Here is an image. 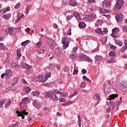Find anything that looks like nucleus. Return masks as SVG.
Masks as SVG:
<instances>
[{
	"label": "nucleus",
	"mask_w": 127,
	"mask_h": 127,
	"mask_svg": "<svg viewBox=\"0 0 127 127\" xmlns=\"http://www.w3.org/2000/svg\"><path fill=\"white\" fill-rule=\"evenodd\" d=\"M112 1L111 0H104L102 2V5H103V8H101L99 9V12H101V13H111L112 12V11L110 9H106L108 8L109 6H111ZM103 14L104 16H106V17H109L110 16V14Z\"/></svg>",
	"instance_id": "nucleus-1"
},
{
	"label": "nucleus",
	"mask_w": 127,
	"mask_h": 127,
	"mask_svg": "<svg viewBox=\"0 0 127 127\" xmlns=\"http://www.w3.org/2000/svg\"><path fill=\"white\" fill-rule=\"evenodd\" d=\"M61 94V92L57 89L45 92L44 93L45 98L50 97L52 101H58V96L57 94Z\"/></svg>",
	"instance_id": "nucleus-2"
},
{
	"label": "nucleus",
	"mask_w": 127,
	"mask_h": 127,
	"mask_svg": "<svg viewBox=\"0 0 127 127\" xmlns=\"http://www.w3.org/2000/svg\"><path fill=\"white\" fill-rule=\"evenodd\" d=\"M16 114H17V117H22V120L24 119V116H27L28 113L25 111V110H20V111L18 110H16Z\"/></svg>",
	"instance_id": "nucleus-3"
},
{
	"label": "nucleus",
	"mask_w": 127,
	"mask_h": 127,
	"mask_svg": "<svg viewBox=\"0 0 127 127\" xmlns=\"http://www.w3.org/2000/svg\"><path fill=\"white\" fill-rule=\"evenodd\" d=\"M124 2L123 0H118L114 6L115 10H119V9H121L123 5H124Z\"/></svg>",
	"instance_id": "nucleus-4"
},
{
	"label": "nucleus",
	"mask_w": 127,
	"mask_h": 127,
	"mask_svg": "<svg viewBox=\"0 0 127 127\" xmlns=\"http://www.w3.org/2000/svg\"><path fill=\"white\" fill-rule=\"evenodd\" d=\"M103 86L104 87V91L106 95H109L110 93H111V87H110V85H109L107 84H104Z\"/></svg>",
	"instance_id": "nucleus-5"
},
{
	"label": "nucleus",
	"mask_w": 127,
	"mask_h": 127,
	"mask_svg": "<svg viewBox=\"0 0 127 127\" xmlns=\"http://www.w3.org/2000/svg\"><path fill=\"white\" fill-rule=\"evenodd\" d=\"M20 67L21 68H24V69H27V70L31 69V65H30L29 64L24 62H21L20 63Z\"/></svg>",
	"instance_id": "nucleus-6"
},
{
	"label": "nucleus",
	"mask_w": 127,
	"mask_h": 127,
	"mask_svg": "<svg viewBox=\"0 0 127 127\" xmlns=\"http://www.w3.org/2000/svg\"><path fill=\"white\" fill-rule=\"evenodd\" d=\"M5 77L6 79H8L12 76V70L10 69H6L5 71Z\"/></svg>",
	"instance_id": "nucleus-7"
},
{
	"label": "nucleus",
	"mask_w": 127,
	"mask_h": 127,
	"mask_svg": "<svg viewBox=\"0 0 127 127\" xmlns=\"http://www.w3.org/2000/svg\"><path fill=\"white\" fill-rule=\"evenodd\" d=\"M55 54L57 56H59V55L63 54V51H62V49L60 48H56L55 50Z\"/></svg>",
	"instance_id": "nucleus-8"
},
{
	"label": "nucleus",
	"mask_w": 127,
	"mask_h": 127,
	"mask_svg": "<svg viewBox=\"0 0 127 127\" xmlns=\"http://www.w3.org/2000/svg\"><path fill=\"white\" fill-rule=\"evenodd\" d=\"M115 18L117 21H119V22H121L122 20H124V15L123 14H119V15H117L115 16Z\"/></svg>",
	"instance_id": "nucleus-9"
},
{
	"label": "nucleus",
	"mask_w": 127,
	"mask_h": 127,
	"mask_svg": "<svg viewBox=\"0 0 127 127\" xmlns=\"http://www.w3.org/2000/svg\"><path fill=\"white\" fill-rule=\"evenodd\" d=\"M8 66H9V67H11V68L12 67H15L16 68V69H19V68H20V65H16V64H15V63H13V62H11L8 64Z\"/></svg>",
	"instance_id": "nucleus-10"
},
{
	"label": "nucleus",
	"mask_w": 127,
	"mask_h": 127,
	"mask_svg": "<svg viewBox=\"0 0 127 127\" xmlns=\"http://www.w3.org/2000/svg\"><path fill=\"white\" fill-rule=\"evenodd\" d=\"M55 66H56V63H51L48 65L47 68L49 71H52V70H53L55 67Z\"/></svg>",
	"instance_id": "nucleus-11"
},
{
	"label": "nucleus",
	"mask_w": 127,
	"mask_h": 127,
	"mask_svg": "<svg viewBox=\"0 0 127 127\" xmlns=\"http://www.w3.org/2000/svg\"><path fill=\"white\" fill-rule=\"evenodd\" d=\"M68 4L71 5V6L75 7V6H77L78 5V3L74 0H70L68 2Z\"/></svg>",
	"instance_id": "nucleus-12"
},
{
	"label": "nucleus",
	"mask_w": 127,
	"mask_h": 127,
	"mask_svg": "<svg viewBox=\"0 0 127 127\" xmlns=\"http://www.w3.org/2000/svg\"><path fill=\"white\" fill-rule=\"evenodd\" d=\"M73 16H74L77 19V20H81V16H80V14L77 11L73 12Z\"/></svg>",
	"instance_id": "nucleus-13"
},
{
	"label": "nucleus",
	"mask_w": 127,
	"mask_h": 127,
	"mask_svg": "<svg viewBox=\"0 0 127 127\" xmlns=\"http://www.w3.org/2000/svg\"><path fill=\"white\" fill-rule=\"evenodd\" d=\"M47 42L50 47H52V48H54V46H55L54 42L50 40H48L47 41Z\"/></svg>",
	"instance_id": "nucleus-14"
},
{
	"label": "nucleus",
	"mask_w": 127,
	"mask_h": 127,
	"mask_svg": "<svg viewBox=\"0 0 127 127\" xmlns=\"http://www.w3.org/2000/svg\"><path fill=\"white\" fill-rule=\"evenodd\" d=\"M62 42L63 44H69V41L67 37H63Z\"/></svg>",
	"instance_id": "nucleus-15"
},
{
	"label": "nucleus",
	"mask_w": 127,
	"mask_h": 127,
	"mask_svg": "<svg viewBox=\"0 0 127 127\" xmlns=\"http://www.w3.org/2000/svg\"><path fill=\"white\" fill-rule=\"evenodd\" d=\"M95 63H97L98 61H102V60H103V58H102V56L100 55H96V56L95 57Z\"/></svg>",
	"instance_id": "nucleus-16"
},
{
	"label": "nucleus",
	"mask_w": 127,
	"mask_h": 127,
	"mask_svg": "<svg viewBox=\"0 0 127 127\" xmlns=\"http://www.w3.org/2000/svg\"><path fill=\"white\" fill-rule=\"evenodd\" d=\"M78 26L81 29L85 28L86 27V24L84 22H79Z\"/></svg>",
	"instance_id": "nucleus-17"
},
{
	"label": "nucleus",
	"mask_w": 127,
	"mask_h": 127,
	"mask_svg": "<svg viewBox=\"0 0 127 127\" xmlns=\"http://www.w3.org/2000/svg\"><path fill=\"white\" fill-rule=\"evenodd\" d=\"M10 16H11V14L10 13L5 14L3 15V18H4V19H5L6 20L7 19H9V18H10Z\"/></svg>",
	"instance_id": "nucleus-18"
},
{
	"label": "nucleus",
	"mask_w": 127,
	"mask_h": 127,
	"mask_svg": "<svg viewBox=\"0 0 127 127\" xmlns=\"http://www.w3.org/2000/svg\"><path fill=\"white\" fill-rule=\"evenodd\" d=\"M24 17V15L23 14H22L21 15H18L17 18V19L15 20V22L17 23L21 18H23Z\"/></svg>",
	"instance_id": "nucleus-19"
},
{
	"label": "nucleus",
	"mask_w": 127,
	"mask_h": 127,
	"mask_svg": "<svg viewBox=\"0 0 127 127\" xmlns=\"http://www.w3.org/2000/svg\"><path fill=\"white\" fill-rule=\"evenodd\" d=\"M22 101L23 102V103H24V104H28V103L30 102V99L28 98V97H27L23 98L22 99Z\"/></svg>",
	"instance_id": "nucleus-20"
},
{
	"label": "nucleus",
	"mask_w": 127,
	"mask_h": 127,
	"mask_svg": "<svg viewBox=\"0 0 127 127\" xmlns=\"http://www.w3.org/2000/svg\"><path fill=\"white\" fill-rule=\"evenodd\" d=\"M38 78L40 82H42L43 83H44V82H46L47 80L46 79H44V77L43 76H38Z\"/></svg>",
	"instance_id": "nucleus-21"
},
{
	"label": "nucleus",
	"mask_w": 127,
	"mask_h": 127,
	"mask_svg": "<svg viewBox=\"0 0 127 127\" xmlns=\"http://www.w3.org/2000/svg\"><path fill=\"white\" fill-rule=\"evenodd\" d=\"M103 24V21L101 20H98L97 22L95 23V25L97 27L98 26H101Z\"/></svg>",
	"instance_id": "nucleus-22"
},
{
	"label": "nucleus",
	"mask_w": 127,
	"mask_h": 127,
	"mask_svg": "<svg viewBox=\"0 0 127 127\" xmlns=\"http://www.w3.org/2000/svg\"><path fill=\"white\" fill-rule=\"evenodd\" d=\"M83 21H86V22H91V21H92V20L91 18H90L89 15H88L87 16L83 18Z\"/></svg>",
	"instance_id": "nucleus-23"
},
{
	"label": "nucleus",
	"mask_w": 127,
	"mask_h": 127,
	"mask_svg": "<svg viewBox=\"0 0 127 127\" xmlns=\"http://www.w3.org/2000/svg\"><path fill=\"white\" fill-rule=\"evenodd\" d=\"M34 102L35 104H36V105H37V107H38L39 108H41V103L39 102L38 100H34Z\"/></svg>",
	"instance_id": "nucleus-24"
},
{
	"label": "nucleus",
	"mask_w": 127,
	"mask_h": 127,
	"mask_svg": "<svg viewBox=\"0 0 127 127\" xmlns=\"http://www.w3.org/2000/svg\"><path fill=\"white\" fill-rule=\"evenodd\" d=\"M24 91H26V93H27V94H28V93H29L30 91H31V89L28 86H26L24 87Z\"/></svg>",
	"instance_id": "nucleus-25"
},
{
	"label": "nucleus",
	"mask_w": 127,
	"mask_h": 127,
	"mask_svg": "<svg viewBox=\"0 0 127 127\" xmlns=\"http://www.w3.org/2000/svg\"><path fill=\"white\" fill-rule=\"evenodd\" d=\"M17 60H19L20 59V57H21V52L20 50H18L17 51Z\"/></svg>",
	"instance_id": "nucleus-26"
},
{
	"label": "nucleus",
	"mask_w": 127,
	"mask_h": 127,
	"mask_svg": "<svg viewBox=\"0 0 127 127\" xmlns=\"http://www.w3.org/2000/svg\"><path fill=\"white\" fill-rule=\"evenodd\" d=\"M87 56L85 55H79V58L80 59V60H83V61H85V60L86 59Z\"/></svg>",
	"instance_id": "nucleus-27"
},
{
	"label": "nucleus",
	"mask_w": 127,
	"mask_h": 127,
	"mask_svg": "<svg viewBox=\"0 0 127 127\" xmlns=\"http://www.w3.org/2000/svg\"><path fill=\"white\" fill-rule=\"evenodd\" d=\"M96 15L97 14H96V13H93L91 14L88 15V16L90 19H91V20H92L93 18H95L96 17Z\"/></svg>",
	"instance_id": "nucleus-28"
},
{
	"label": "nucleus",
	"mask_w": 127,
	"mask_h": 127,
	"mask_svg": "<svg viewBox=\"0 0 127 127\" xmlns=\"http://www.w3.org/2000/svg\"><path fill=\"white\" fill-rule=\"evenodd\" d=\"M95 31L98 34H103V31H102V29L100 28H97L95 30Z\"/></svg>",
	"instance_id": "nucleus-29"
},
{
	"label": "nucleus",
	"mask_w": 127,
	"mask_h": 127,
	"mask_svg": "<svg viewBox=\"0 0 127 127\" xmlns=\"http://www.w3.org/2000/svg\"><path fill=\"white\" fill-rule=\"evenodd\" d=\"M118 97L117 94H112L110 96V98H108V100H114L115 98H117Z\"/></svg>",
	"instance_id": "nucleus-30"
},
{
	"label": "nucleus",
	"mask_w": 127,
	"mask_h": 127,
	"mask_svg": "<svg viewBox=\"0 0 127 127\" xmlns=\"http://www.w3.org/2000/svg\"><path fill=\"white\" fill-rule=\"evenodd\" d=\"M5 102H6V101H5L4 99H1L0 100V108H2V106Z\"/></svg>",
	"instance_id": "nucleus-31"
},
{
	"label": "nucleus",
	"mask_w": 127,
	"mask_h": 127,
	"mask_svg": "<svg viewBox=\"0 0 127 127\" xmlns=\"http://www.w3.org/2000/svg\"><path fill=\"white\" fill-rule=\"evenodd\" d=\"M93 99L94 100H96V101H99L100 100V95L99 94H96L93 96Z\"/></svg>",
	"instance_id": "nucleus-32"
},
{
	"label": "nucleus",
	"mask_w": 127,
	"mask_h": 127,
	"mask_svg": "<svg viewBox=\"0 0 127 127\" xmlns=\"http://www.w3.org/2000/svg\"><path fill=\"white\" fill-rule=\"evenodd\" d=\"M77 50H78V47H75L72 49L71 53H73L74 54H77Z\"/></svg>",
	"instance_id": "nucleus-33"
},
{
	"label": "nucleus",
	"mask_w": 127,
	"mask_h": 127,
	"mask_svg": "<svg viewBox=\"0 0 127 127\" xmlns=\"http://www.w3.org/2000/svg\"><path fill=\"white\" fill-rule=\"evenodd\" d=\"M29 42H30V41L29 40L25 41L24 42L21 43V45L22 46H26V44H28Z\"/></svg>",
	"instance_id": "nucleus-34"
},
{
	"label": "nucleus",
	"mask_w": 127,
	"mask_h": 127,
	"mask_svg": "<svg viewBox=\"0 0 127 127\" xmlns=\"http://www.w3.org/2000/svg\"><path fill=\"white\" fill-rule=\"evenodd\" d=\"M82 79L83 80H85V81H87V82H89V83H92V81L90 80V79H89L88 77H87V76H86L85 75H84L82 77Z\"/></svg>",
	"instance_id": "nucleus-35"
},
{
	"label": "nucleus",
	"mask_w": 127,
	"mask_h": 127,
	"mask_svg": "<svg viewBox=\"0 0 127 127\" xmlns=\"http://www.w3.org/2000/svg\"><path fill=\"white\" fill-rule=\"evenodd\" d=\"M76 56H77V54H73L71 53V55L70 56V58L71 60H74V59H76Z\"/></svg>",
	"instance_id": "nucleus-36"
},
{
	"label": "nucleus",
	"mask_w": 127,
	"mask_h": 127,
	"mask_svg": "<svg viewBox=\"0 0 127 127\" xmlns=\"http://www.w3.org/2000/svg\"><path fill=\"white\" fill-rule=\"evenodd\" d=\"M31 94H32L34 97H35L36 96H38V95L39 94V91H33L32 92Z\"/></svg>",
	"instance_id": "nucleus-37"
},
{
	"label": "nucleus",
	"mask_w": 127,
	"mask_h": 127,
	"mask_svg": "<svg viewBox=\"0 0 127 127\" xmlns=\"http://www.w3.org/2000/svg\"><path fill=\"white\" fill-rule=\"evenodd\" d=\"M115 43L118 44L119 46H123V42H121L120 40H115Z\"/></svg>",
	"instance_id": "nucleus-38"
},
{
	"label": "nucleus",
	"mask_w": 127,
	"mask_h": 127,
	"mask_svg": "<svg viewBox=\"0 0 127 127\" xmlns=\"http://www.w3.org/2000/svg\"><path fill=\"white\" fill-rule=\"evenodd\" d=\"M51 76V72L46 73L45 74L46 80H47L48 79V78H50Z\"/></svg>",
	"instance_id": "nucleus-39"
},
{
	"label": "nucleus",
	"mask_w": 127,
	"mask_h": 127,
	"mask_svg": "<svg viewBox=\"0 0 127 127\" xmlns=\"http://www.w3.org/2000/svg\"><path fill=\"white\" fill-rule=\"evenodd\" d=\"M38 54L40 55V54H43V53H45V50H38L37 51Z\"/></svg>",
	"instance_id": "nucleus-40"
},
{
	"label": "nucleus",
	"mask_w": 127,
	"mask_h": 127,
	"mask_svg": "<svg viewBox=\"0 0 127 127\" xmlns=\"http://www.w3.org/2000/svg\"><path fill=\"white\" fill-rule=\"evenodd\" d=\"M120 31V29L119 28H115L112 29V32H114L115 33H118Z\"/></svg>",
	"instance_id": "nucleus-41"
},
{
	"label": "nucleus",
	"mask_w": 127,
	"mask_h": 127,
	"mask_svg": "<svg viewBox=\"0 0 127 127\" xmlns=\"http://www.w3.org/2000/svg\"><path fill=\"white\" fill-rule=\"evenodd\" d=\"M0 49L1 50H4L5 49V46H4L3 43H0Z\"/></svg>",
	"instance_id": "nucleus-42"
},
{
	"label": "nucleus",
	"mask_w": 127,
	"mask_h": 127,
	"mask_svg": "<svg viewBox=\"0 0 127 127\" xmlns=\"http://www.w3.org/2000/svg\"><path fill=\"white\" fill-rule=\"evenodd\" d=\"M11 104V101L9 100L7 103H5V108H7L9 106H10Z\"/></svg>",
	"instance_id": "nucleus-43"
},
{
	"label": "nucleus",
	"mask_w": 127,
	"mask_h": 127,
	"mask_svg": "<svg viewBox=\"0 0 127 127\" xmlns=\"http://www.w3.org/2000/svg\"><path fill=\"white\" fill-rule=\"evenodd\" d=\"M127 47L123 46L121 49H120V52H125L126 50H127Z\"/></svg>",
	"instance_id": "nucleus-44"
},
{
	"label": "nucleus",
	"mask_w": 127,
	"mask_h": 127,
	"mask_svg": "<svg viewBox=\"0 0 127 127\" xmlns=\"http://www.w3.org/2000/svg\"><path fill=\"white\" fill-rule=\"evenodd\" d=\"M111 35L112 37L117 38V37H118V33H115L112 32Z\"/></svg>",
	"instance_id": "nucleus-45"
},
{
	"label": "nucleus",
	"mask_w": 127,
	"mask_h": 127,
	"mask_svg": "<svg viewBox=\"0 0 127 127\" xmlns=\"http://www.w3.org/2000/svg\"><path fill=\"white\" fill-rule=\"evenodd\" d=\"M63 49L64 50L66 49L67 47H69V44H63Z\"/></svg>",
	"instance_id": "nucleus-46"
},
{
	"label": "nucleus",
	"mask_w": 127,
	"mask_h": 127,
	"mask_svg": "<svg viewBox=\"0 0 127 127\" xmlns=\"http://www.w3.org/2000/svg\"><path fill=\"white\" fill-rule=\"evenodd\" d=\"M41 45H42V43L41 42H38L36 44L37 48H40Z\"/></svg>",
	"instance_id": "nucleus-47"
},
{
	"label": "nucleus",
	"mask_w": 127,
	"mask_h": 127,
	"mask_svg": "<svg viewBox=\"0 0 127 127\" xmlns=\"http://www.w3.org/2000/svg\"><path fill=\"white\" fill-rule=\"evenodd\" d=\"M80 88L81 89H83L84 88H86V85H85V82H82V83L80 84Z\"/></svg>",
	"instance_id": "nucleus-48"
},
{
	"label": "nucleus",
	"mask_w": 127,
	"mask_h": 127,
	"mask_svg": "<svg viewBox=\"0 0 127 127\" xmlns=\"http://www.w3.org/2000/svg\"><path fill=\"white\" fill-rule=\"evenodd\" d=\"M60 94V95H61V96H62V97H68V94L66 93H62L61 92V93H59Z\"/></svg>",
	"instance_id": "nucleus-49"
},
{
	"label": "nucleus",
	"mask_w": 127,
	"mask_h": 127,
	"mask_svg": "<svg viewBox=\"0 0 127 127\" xmlns=\"http://www.w3.org/2000/svg\"><path fill=\"white\" fill-rule=\"evenodd\" d=\"M18 127V124L15 123L14 124L10 125L8 127Z\"/></svg>",
	"instance_id": "nucleus-50"
},
{
	"label": "nucleus",
	"mask_w": 127,
	"mask_h": 127,
	"mask_svg": "<svg viewBox=\"0 0 127 127\" xmlns=\"http://www.w3.org/2000/svg\"><path fill=\"white\" fill-rule=\"evenodd\" d=\"M109 56H111V57H113V56H116V53L115 52H110L109 53Z\"/></svg>",
	"instance_id": "nucleus-51"
},
{
	"label": "nucleus",
	"mask_w": 127,
	"mask_h": 127,
	"mask_svg": "<svg viewBox=\"0 0 127 127\" xmlns=\"http://www.w3.org/2000/svg\"><path fill=\"white\" fill-rule=\"evenodd\" d=\"M115 59L114 57L111 58L110 59V60H109L108 61L109 63H114V62H116V61H115Z\"/></svg>",
	"instance_id": "nucleus-52"
},
{
	"label": "nucleus",
	"mask_w": 127,
	"mask_h": 127,
	"mask_svg": "<svg viewBox=\"0 0 127 127\" xmlns=\"http://www.w3.org/2000/svg\"><path fill=\"white\" fill-rule=\"evenodd\" d=\"M122 85H123L125 88H127V80L123 81Z\"/></svg>",
	"instance_id": "nucleus-53"
},
{
	"label": "nucleus",
	"mask_w": 127,
	"mask_h": 127,
	"mask_svg": "<svg viewBox=\"0 0 127 127\" xmlns=\"http://www.w3.org/2000/svg\"><path fill=\"white\" fill-rule=\"evenodd\" d=\"M63 71H64V72H68V71H69V67L65 66L63 68Z\"/></svg>",
	"instance_id": "nucleus-54"
},
{
	"label": "nucleus",
	"mask_w": 127,
	"mask_h": 127,
	"mask_svg": "<svg viewBox=\"0 0 127 127\" xmlns=\"http://www.w3.org/2000/svg\"><path fill=\"white\" fill-rule=\"evenodd\" d=\"M113 104H114V102L113 101H110L107 103V106L109 107H112L113 106Z\"/></svg>",
	"instance_id": "nucleus-55"
},
{
	"label": "nucleus",
	"mask_w": 127,
	"mask_h": 127,
	"mask_svg": "<svg viewBox=\"0 0 127 127\" xmlns=\"http://www.w3.org/2000/svg\"><path fill=\"white\" fill-rule=\"evenodd\" d=\"M30 9H31V6L30 5H28L27 6V9H26V13H28V12H29V10Z\"/></svg>",
	"instance_id": "nucleus-56"
},
{
	"label": "nucleus",
	"mask_w": 127,
	"mask_h": 127,
	"mask_svg": "<svg viewBox=\"0 0 127 127\" xmlns=\"http://www.w3.org/2000/svg\"><path fill=\"white\" fill-rule=\"evenodd\" d=\"M13 82L14 83V84H15L16 85L17 83H18V78L17 77H15L14 78V81Z\"/></svg>",
	"instance_id": "nucleus-57"
},
{
	"label": "nucleus",
	"mask_w": 127,
	"mask_h": 127,
	"mask_svg": "<svg viewBox=\"0 0 127 127\" xmlns=\"http://www.w3.org/2000/svg\"><path fill=\"white\" fill-rule=\"evenodd\" d=\"M4 62L5 63H6V64H7L8 65V64H9V63H10V62H9V59H8V58L5 59V60H4Z\"/></svg>",
	"instance_id": "nucleus-58"
},
{
	"label": "nucleus",
	"mask_w": 127,
	"mask_h": 127,
	"mask_svg": "<svg viewBox=\"0 0 127 127\" xmlns=\"http://www.w3.org/2000/svg\"><path fill=\"white\" fill-rule=\"evenodd\" d=\"M19 6H20V3H18L16 4V5L14 6V8H15V9H18V8H19Z\"/></svg>",
	"instance_id": "nucleus-59"
},
{
	"label": "nucleus",
	"mask_w": 127,
	"mask_h": 127,
	"mask_svg": "<svg viewBox=\"0 0 127 127\" xmlns=\"http://www.w3.org/2000/svg\"><path fill=\"white\" fill-rule=\"evenodd\" d=\"M8 32L10 34H11V33H12V32H13V29L12 28V27L9 28Z\"/></svg>",
	"instance_id": "nucleus-60"
},
{
	"label": "nucleus",
	"mask_w": 127,
	"mask_h": 127,
	"mask_svg": "<svg viewBox=\"0 0 127 127\" xmlns=\"http://www.w3.org/2000/svg\"><path fill=\"white\" fill-rule=\"evenodd\" d=\"M0 13H2V14H3V13H5L6 11L5 8H3L0 10Z\"/></svg>",
	"instance_id": "nucleus-61"
},
{
	"label": "nucleus",
	"mask_w": 127,
	"mask_h": 127,
	"mask_svg": "<svg viewBox=\"0 0 127 127\" xmlns=\"http://www.w3.org/2000/svg\"><path fill=\"white\" fill-rule=\"evenodd\" d=\"M123 31H125V32L127 33V26H125L123 27Z\"/></svg>",
	"instance_id": "nucleus-62"
},
{
	"label": "nucleus",
	"mask_w": 127,
	"mask_h": 127,
	"mask_svg": "<svg viewBox=\"0 0 127 127\" xmlns=\"http://www.w3.org/2000/svg\"><path fill=\"white\" fill-rule=\"evenodd\" d=\"M44 111H45V112H47V113H49V112H50V110H49V109H48L47 107H45L44 108Z\"/></svg>",
	"instance_id": "nucleus-63"
},
{
	"label": "nucleus",
	"mask_w": 127,
	"mask_h": 127,
	"mask_svg": "<svg viewBox=\"0 0 127 127\" xmlns=\"http://www.w3.org/2000/svg\"><path fill=\"white\" fill-rule=\"evenodd\" d=\"M82 74H86L87 73V70L85 69H82L81 70Z\"/></svg>",
	"instance_id": "nucleus-64"
}]
</instances>
